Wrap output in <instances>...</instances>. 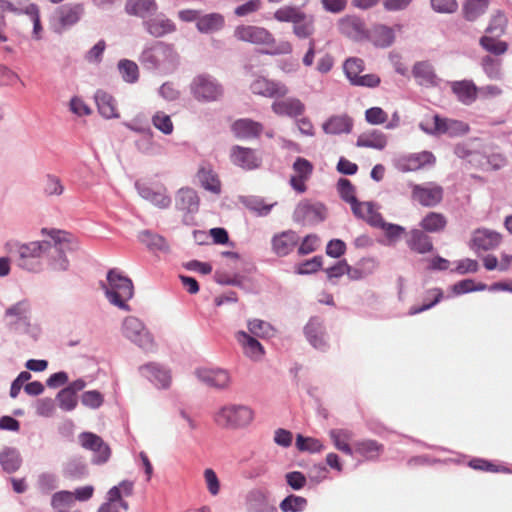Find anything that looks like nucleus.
Returning a JSON list of instances; mask_svg holds the SVG:
<instances>
[{"instance_id": "nucleus-9", "label": "nucleus", "mask_w": 512, "mask_h": 512, "mask_svg": "<svg viewBox=\"0 0 512 512\" xmlns=\"http://www.w3.org/2000/svg\"><path fill=\"white\" fill-rule=\"evenodd\" d=\"M344 73L354 86L374 88L380 84V77L376 74H362L365 70L364 61L357 57L346 59L343 64Z\"/></svg>"}, {"instance_id": "nucleus-64", "label": "nucleus", "mask_w": 512, "mask_h": 512, "mask_svg": "<svg viewBox=\"0 0 512 512\" xmlns=\"http://www.w3.org/2000/svg\"><path fill=\"white\" fill-rule=\"evenodd\" d=\"M507 26V18L501 12H497L493 17L486 29L488 33H496L497 36L502 35L505 32Z\"/></svg>"}, {"instance_id": "nucleus-34", "label": "nucleus", "mask_w": 512, "mask_h": 512, "mask_svg": "<svg viewBox=\"0 0 512 512\" xmlns=\"http://www.w3.org/2000/svg\"><path fill=\"white\" fill-rule=\"evenodd\" d=\"M95 101L98 111L103 117L107 119L119 117L116 101L110 94L99 90L95 94Z\"/></svg>"}, {"instance_id": "nucleus-62", "label": "nucleus", "mask_w": 512, "mask_h": 512, "mask_svg": "<svg viewBox=\"0 0 512 512\" xmlns=\"http://www.w3.org/2000/svg\"><path fill=\"white\" fill-rule=\"evenodd\" d=\"M248 330L252 335L262 338L269 336L273 331L269 323L260 319L250 320L248 322Z\"/></svg>"}, {"instance_id": "nucleus-18", "label": "nucleus", "mask_w": 512, "mask_h": 512, "mask_svg": "<svg viewBox=\"0 0 512 512\" xmlns=\"http://www.w3.org/2000/svg\"><path fill=\"white\" fill-rule=\"evenodd\" d=\"M436 162V158L432 152L422 151L404 156L398 161V168L402 172H413L432 166Z\"/></svg>"}, {"instance_id": "nucleus-13", "label": "nucleus", "mask_w": 512, "mask_h": 512, "mask_svg": "<svg viewBox=\"0 0 512 512\" xmlns=\"http://www.w3.org/2000/svg\"><path fill=\"white\" fill-rule=\"evenodd\" d=\"M79 440L81 445L94 453L93 462L103 464L108 461L111 456V449L103 439L91 432L80 434Z\"/></svg>"}, {"instance_id": "nucleus-26", "label": "nucleus", "mask_w": 512, "mask_h": 512, "mask_svg": "<svg viewBox=\"0 0 512 512\" xmlns=\"http://www.w3.org/2000/svg\"><path fill=\"white\" fill-rule=\"evenodd\" d=\"M236 340L242 347L243 353L250 359L257 361L264 355V348L260 342L250 334L239 331L236 333Z\"/></svg>"}, {"instance_id": "nucleus-11", "label": "nucleus", "mask_w": 512, "mask_h": 512, "mask_svg": "<svg viewBox=\"0 0 512 512\" xmlns=\"http://www.w3.org/2000/svg\"><path fill=\"white\" fill-rule=\"evenodd\" d=\"M293 217L296 222L301 224L319 223L326 217V208L321 203L303 200L295 208Z\"/></svg>"}, {"instance_id": "nucleus-28", "label": "nucleus", "mask_w": 512, "mask_h": 512, "mask_svg": "<svg viewBox=\"0 0 512 512\" xmlns=\"http://www.w3.org/2000/svg\"><path fill=\"white\" fill-rule=\"evenodd\" d=\"M305 335L307 340L314 348L322 351L327 348L324 327L319 319H310V321L305 326Z\"/></svg>"}, {"instance_id": "nucleus-32", "label": "nucleus", "mask_w": 512, "mask_h": 512, "mask_svg": "<svg viewBox=\"0 0 512 512\" xmlns=\"http://www.w3.org/2000/svg\"><path fill=\"white\" fill-rule=\"evenodd\" d=\"M451 90L456 95L457 99L465 105H470L477 98L478 89L470 80L452 82Z\"/></svg>"}, {"instance_id": "nucleus-41", "label": "nucleus", "mask_w": 512, "mask_h": 512, "mask_svg": "<svg viewBox=\"0 0 512 512\" xmlns=\"http://www.w3.org/2000/svg\"><path fill=\"white\" fill-rule=\"evenodd\" d=\"M139 194L142 198L161 209H165L171 204V198L166 194L165 189L156 191L150 187H141L139 188Z\"/></svg>"}, {"instance_id": "nucleus-14", "label": "nucleus", "mask_w": 512, "mask_h": 512, "mask_svg": "<svg viewBox=\"0 0 512 512\" xmlns=\"http://www.w3.org/2000/svg\"><path fill=\"white\" fill-rule=\"evenodd\" d=\"M52 237L55 239L54 250L58 255V259H54L51 263L52 268L57 271L67 270L69 261L64 255L65 250H73L77 247V241L66 232L58 231Z\"/></svg>"}, {"instance_id": "nucleus-44", "label": "nucleus", "mask_w": 512, "mask_h": 512, "mask_svg": "<svg viewBox=\"0 0 512 512\" xmlns=\"http://www.w3.org/2000/svg\"><path fill=\"white\" fill-rule=\"evenodd\" d=\"M197 177L202 184V186L213 193L218 194L221 190V184L214 173V171L210 167L202 166L197 173Z\"/></svg>"}, {"instance_id": "nucleus-25", "label": "nucleus", "mask_w": 512, "mask_h": 512, "mask_svg": "<svg viewBox=\"0 0 512 512\" xmlns=\"http://www.w3.org/2000/svg\"><path fill=\"white\" fill-rule=\"evenodd\" d=\"M272 111L278 116L297 117L303 114L304 104L297 98H285L276 100L271 105Z\"/></svg>"}, {"instance_id": "nucleus-2", "label": "nucleus", "mask_w": 512, "mask_h": 512, "mask_svg": "<svg viewBox=\"0 0 512 512\" xmlns=\"http://www.w3.org/2000/svg\"><path fill=\"white\" fill-rule=\"evenodd\" d=\"M179 61V55L173 44L156 41L146 47L140 56V62L148 69L165 72L173 70Z\"/></svg>"}, {"instance_id": "nucleus-51", "label": "nucleus", "mask_w": 512, "mask_h": 512, "mask_svg": "<svg viewBox=\"0 0 512 512\" xmlns=\"http://www.w3.org/2000/svg\"><path fill=\"white\" fill-rule=\"evenodd\" d=\"M443 298V291L439 288H433L429 289L426 292L425 300H427V303H424L422 306H413L409 310V315H416L418 313H421L423 311H426L430 308H432L434 305L439 303L441 299Z\"/></svg>"}, {"instance_id": "nucleus-36", "label": "nucleus", "mask_w": 512, "mask_h": 512, "mask_svg": "<svg viewBox=\"0 0 512 512\" xmlns=\"http://www.w3.org/2000/svg\"><path fill=\"white\" fill-rule=\"evenodd\" d=\"M225 19L219 13H210L200 16L196 23V27L201 33H213L224 27Z\"/></svg>"}, {"instance_id": "nucleus-30", "label": "nucleus", "mask_w": 512, "mask_h": 512, "mask_svg": "<svg viewBox=\"0 0 512 512\" xmlns=\"http://www.w3.org/2000/svg\"><path fill=\"white\" fill-rule=\"evenodd\" d=\"M447 224L448 219L443 213L430 211L423 216L419 227L426 233H441L446 229Z\"/></svg>"}, {"instance_id": "nucleus-39", "label": "nucleus", "mask_w": 512, "mask_h": 512, "mask_svg": "<svg viewBox=\"0 0 512 512\" xmlns=\"http://www.w3.org/2000/svg\"><path fill=\"white\" fill-rule=\"evenodd\" d=\"M83 12L81 5H63L57 10L58 21L62 27L76 24Z\"/></svg>"}, {"instance_id": "nucleus-53", "label": "nucleus", "mask_w": 512, "mask_h": 512, "mask_svg": "<svg viewBox=\"0 0 512 512\" xmlns=\"http://www.w3.org/2000/svg\"><path fill=\"white\" fill-rule=\"evenodd\" d=\"M315 31L314 21L303 12V19L293 24V33L300 39L310 38Z\"/></svg>"}, {"instance_id": "nucleus-37", "label": "nucleus", "mask_w": 512, "mask_h": 512, "mask_svg": "<svg viewBox=\"0 0 512 512\" xmlns=\"http://www.w3.org/2000/svg\"><path fill=\"white\" fill-rule=\"evenodd\" d=\"M412 73L421 85L434 86L437 84V76L433 66L427 61L416 63Z\"/></svg>"}, {"instance_id": "nucleus-42", "label": "nucleus", "mask_w": 512, "mask_h": 512, "mask_svg": "<svg viewBox=\"0 0 512 512\" xmlns=\"http://www.w3.org/2000/svg\"><path fill=\"white\" fill-rule=\"evenodd\" d=\"M387 144L386 136L379 131L361 134L356 142L358 147L382 150Z\"/></svg>"}, {"instance_id": "nucleus-63", "label": "nucleus", "mask_w": 512, "mask_h": 512, "mask_svg": "<svg viewBox=\"0 0 512 512\" xmlns=\"http://www.w3.org/2000/svg\"><path fill=\"white\" fill-rule=\"evenodd\" d=\"M59 406L65 411H71L77 406V397L72 391L66 388L62 389L58 395Z\"/></svg>"}, {"instance_id": "nucleus-20", "label": "nucleus", "mask_w": 512, "mask_h": 512, "mask_svg": "<svg viewBox=\"0 0 512 512\" xmlns=\"http://www.w3.org/2000/svg\"><path fill=\"white\" fill-rule=\"evenodd\" d=\"M351 210L355 217L364 220L369 225L373 227H384V220L373 202H361L357 200L351 205Z\"/></svg>"}, {"instance_id": "nucleus-27", "label": "nucleus", "mask_w": 512, "mask_h": 512, "mask_svg": "<svg viewBox=\"0 0 512 512\" xmlns=\"http://www.w3.org/2000/svg\"><path fill=\"white\" fill-rule=\"evenodd\" d=\"M198 378L207 385L215 388H225L230 382V376L223 369L202 368L197 370Z\"/></svg>"}, {"instance_id": "nucleus-56", "label": "nucleus", "mask_w": 512, "mask_h": 512, "mask_svg": "<svg viewBox=\"0 0 512 512\" xmlns=\"http://www.w3.org/2000/svg\"><path fill=\"white\" fill-rule=\"evenodd\" d=\"M307 506V499L301 496L289 495L284 498L279 507L283 512H301Z\"/></svg>"}, {"instance_id": "nucleus-38", "label": "nucleus", "mask_w": 512, "mask_h": 512, "mask_svg": "<svg viewBox=\"0 0 512 512\" xmlns=\"http://www.w3.org/2000/svg\"><path fill=\"white\" fill-rule=\"evenodd\" d=\"M30 314V303L28 300H21L10 306L5 311V317L10 324L27 322Z\"/></svg>"}, {"instance_id": "nucleus-1", "label": "nucleus", "mask_w": 512, "mask_h": 512, "mask_svg": "<svg viewBox=\"0 0 512 512\" xmlns=\"http://www.w3.org/2000/svg\"><path fill=\"white\" fill-rule=\"evenodd\" d=\"M234 37L239 41L266 46L268 49L265 52L271 55L292 52V45L289 42H282L276 46L274 36L264 27L239 25L234 30Z\"/></svg>"}, {"instance_id": "nucleus-60", "label": "nucleus", "mask_w": 512, "mask_h": 512, "mask_svg": "<svg viewBox=\"0 0 512 512\" xmlns=\"http://www.w3.org/2000/svg\"><path fill=\"white\" fill-rule=\"evenodd\" d=\"M337 189L342 200L349 203L350 206L357 201L355 187L350 180L346 178L339 179Z\"/></svg>"}, {"instance_id": "nucleus-15", "label": "nucleus", "mask_w": 512, "mask_h": 512, "mask_svg": "<svg viewBox=\"0 0 512 512\" xmlns=\"http://www.w3.org/2000/svg\"><path fill=\"white\" fill-rule=\"evenodd\" d=\"M338 29L341 34L355 41L368 38V30L365 22L358 16L347 15L338 21Z\"/></svg>"}, {"instance_id": "nucleus-47", "label": "nucleus", "mask_w": 512, "mask_h": 512, "mask_svg": "<svg viewBox=\"0 0 512 512\" xmlns=\"http://www.w3.org/2000/svg\"><path fill=\"white\" fill-rule=\"evenodd\" d=\"M138 239L141 243L145 244L150 249H157L161 251H168L169 245L164 237L154 234L149 230L139 232Z\"/></svg>"}, {"instance_id": "nucleus-43", "label": "nucleus", "mask_w": 512, "mask_h": 512, "mask_svg": "<svg viewBox=\"0 0 512 512\" xmlns=\"http://www.w3.org/2000/svg\"><path fill=\"white\" fill-rule=\"evenodd\" d=\"M249 512H277L265 493L261 491L252 492L249 496Z\"/></svg>"}, {"instance_id": "nucleus-6", "label": "nucleus", "mask_w": 512, "mask_h": 512, "mask_svg": "<svg viewBox=\"0 0 512 512\" xmlns=\"http://www.w3.org/2000/svg\"><path fill=\"white\" fill-rule=\"evenodd\" d=\"M252 419V410L243 405L224 406L214 415V421L218 426L231 429L247 426Z\"/></svg>"}, {"instance_id": "nucleus-29", "label": "nucleus", "mask_w": 512, "mask_h": 512, "mask_svg": "<svg viewBox=\"0 0 512 512\" xmlns=\"http://www.w3.org/2000/svg\"><path fill=\"white\" fill-rule=\"evenodd\" d=\"M141 375L155 385L166 388L169 386L171 376L169 372L155 363H149L139 368Z\"/></svg>"}, {"instance_id": "nucleus-17", "label": "nucleus", "mask_w": 512, "mask_h": 512, "mask_svg": "<svg viewBox=\"0 0 512 512\" xmlns=\"http://www.w3.org/2000/svg\"><path fill=\"white\" fill-rule=\"evenodd\" d=\"M293 175L290 178V185L299 193L307 190L306 182L313 173V164L305 158L298 157L293 163Z\"/></svg>"}, {"instance_id": "nucleus-48", "label": "nucleus", "mask_w": 512, "mask_h": 512, "mask_svg": "<svg viewBox=\"0 0 512 512\" xmlns=\"http://www.w3.org/2000/svg\"><path fill=\"white\" fill-rule=\"evenodd\" d=\"M489 0H467L463 6L464 17L468 21H474L484 14L488 8Z\"/></svg>"}, {"instance_id": "nucleus-19", "label": "nucleus", "mask_w": 512, "mask_h": 512, "mask_svg": "<svg viewBox=\"0 0 512 512\" xmlns=\"http://www.w3.org/2000/svg\"><path fill=\"white\" fill-rule=\"evenodd\" d=\"M231 161L233 164L245 169L253 170L261 165L262 159L254 149L242 146H234L231 149Z\"/></svg>"}, {"instance_id": "nucleus-12", "label": "nucleus", "mask_w": 512, "mask_h": 512, "mask_svg": "<svg viewBox=\"0 0 512 512\" xmlns=\"http://www.w3.org/2000/svg\"><path fill=\"white\" fill-rule=\"evenodd\" d=\"M122 332L125 337L141 347H148L153 344L151 334L147 331L144 324L136 317L128 316L124 319Z\"/></svg>"}, {"instance_id": "nucleus-45", "label": "nucleus", "mask_w": 512, "mask_h": 512, "mask_svg": "<svg viewBox=\"0 0 512 512\" xmlns=\"http://www.w3.org/2000/svg\"><path fill=\"white\" fill-rule=\"evenodd\" d=\"M395 40L394 30L386 25H377L372 31L373 43L382 48L389 47Z\"/></svg>"}, {"instance_id": "nucleus-21", "label": "nucleus", "mask_w": 512, "mask_h": 512, "mask_svg": "<svg viewBox=\"0 0 512 512\" xmlns=\"http://www.w3.org/2000/svg\"><path fill=\"white\" fill-rule=\"evenodd\" d=\"M409 249L418 254H426L433 250L431 237L422 229L414 228L406 234Z\"/></svg>"}, {"instance_id": "nucleus-59", "label": "nucleus", "mask_w": 512, "mask_h": 512, "mask_svg": "<svg viewBox=\"0 0 512 512\" xmlns=\"http://www.w3.org/2000/svg\"><path fill=\"white\" fill-rule=\"evenodd\" d=\"M153 126L165 135H170L174 130L171 117L163 111H157L152 117Z\"/></svg>"}, {"instance_id": "nucleus-7", "label": "nucleus", "mask_w": 512, "mask_h": 512, "mask_svg": "<svg viewBox=\"0 0 512 512\" xmlns=\"http://www.w3.org/2000/svg\"><path fill=\"white\" fill-rule=\"evenodd\" d=\"M413 202L426 208H434L440 205L444 198V189L436 182L421 184L410 182L409 184Z\"/></svg>"}, {"instance_id": "nucleus-3", "label": "nucleus", "mask_w": 512, "mask_h": 512, "mask_svg": "<svg viewBox=\"0 0 512 512\" xmlns=\"http://www.w3.org/2000/svg\"><path fill=\"white\" fill-rule=\"evenodd\" d=\"M108 285L105 288V295L109 302L118 308L130 311L131 308L127 302L134 295V287L131 279L124 276L117 269H110L107 273Z\"/></svg>"}, {"instance_id": "nucleus-46", "label": "nucleus", "mask_w": 512, "mask_h": 512, "mask_svg": "<svg viewBox=\"0 0 512 512\" xmlns=\"http://www.w3.org/2000/svg\"><path fill=\"white\" fill-rule=\"evenodd\" d=\"M74 494L69 491H60L52 496L51 505L58 512H80L79 510H71L74 506Z\"/></svg>"}, {"instance_id": "nucleus-16", "label": "nucleus", "mask_w": 512, "mask_h": 512, "mask_svg": "<svg viewBox=\"0 0 512 512\" xmlns=\"http://www.w3.org/2000/svg\"><path fill=\"white\" fill-rule=\"evenodd\" d=\"M502 236L496 231L487 228H478L472 233L470 247L475 251L493 250L499 246Z\"/></svg>"}, {"instance_id": "nucleus-35", "label": "nucleus", "mask_w": 512, "mask_h": 512, "mask_svg": "<svg viewBox=\"0 0 512 512\" xmlns=\"http://www.w3.org/2000/svg\"><path fill=\"white\" fill-rule=\"evenodd\" d=\"M329 436L336 449L343 452L346 455L352 456L354 451L350 446L354 433L349 429H332L329 432Z\"/></svg>"}, {"instance_id": "nucleus-50", "label": "nucleus", "mask_w": 512, "mask_h": 512, "mask_svg": "<svg viewBox=\"0 0 512 512\" xmlns=\"http://www.w3.org/2000/svg\"><path fill=\"white\" fill-rule=\"evenodd\" d=\"M118 70L122 79L127 83H135L139 79L138 65L128 59H122L118 62Z\"/></svg>"}, {"instance_id": "nucleus-31", "label": "nucleus", "mask_w": 512, "mask_h": 512, "mask_svg": "<svg viewBox=\"0 0 512 512\" xmlns=\"http://www.w3.org/2000/svg\"><path fill=\"white\" fill-rule=\"evenodd\" d=\"M353 127L352 119L346 115H333L328 118L322 125V129L326 134H342L350 133Z\"/></svg>"}, {"instance_id": "nucleus-33", "label": "nucleus", "mask_w": 512, "mask_h": 512, "mask_svg": "<svg viewBox=\"0 0 512 512\" xmlns=\"http://www.w3.org/2000/svg\"><path fill=\"white\" fill-rule=\"evenodd\" d=\"M158 5L155 0H127L125 12L128 15L145 18L156 13Z\"/></svg>"}, {"instance_id": "nucleus-49", "label": "nucleus", "mask_w": 512, "mask_h": 512, "mask_svg": "<svg viewBox=\"0 0 512 512\" xmlns=\"http://www.w3.org/2000/svg\"><path fill=\"white\" fill-rule=\"evenodd\" d=\"M177 203L183 210L194 211L198 207L199 199L193 189L182 188L178 191Z\"/></svg>"}, {"instance_id": "nucleus-61", "label": "nucleus", "mask_w": 512, "mask_h": 512, "mask_svg": "<svg viewBox=\"0 0 512 512\" xmlns=\"http://www.w3.org/2000/svg\"><path fill=\"white\" fill-rule=\"evenodd\" d=\"M121 508L120 496L116 488H111L107 492V499L100 505L97 512H119Z\"/></svg>"}, {"instance_id": "nucleus-22", "label": "nucleus", "mask_w": 512, "mask_h": 512, "mask_svg": "<svg viewBox=\"0 0 512 512\" xmlns=\"http://www.w3.org/2000/svg\"><path fill=\"white\" fill-rule=\"evenodd\" d=\"M231 130L236 138H258L263 132V125L250 118H242L233 122Z\"/></svg>"}, {"instance_id": "nucleus-24", "label": "nucleus", "mask_w": 512, "mask_h": 512, "mask_svg": "<svg viewBox=\"0 0 512 512\" xmlns=\"http://www.w3.org/2000/svg\"><path fill=\"white\" fill-rule=\"evenodd\" d=\"M299 242V237L292 230L283 231L272 238V250L278 256L288 255Z\"/></svg>"}, {"instance_id": "nucleus-58", "label": "nucleus", "mask_w": 512, "mask_h": 512, "mask_svg": "<svg viewBox=\"0 0 512 512\" xmlns=\"http://www.w3.org/2000/svg\"><path fill=\"white\" fill-rule=\"evenodd\" d=\"M489 286L482 282H475L473 279H464L453 285L456 294H465L474 291L488 290Z\"/></svg>"}, {"instance_id": "nucleus-10", "label": "nucleus", "mask_w": 512, "mask_h": 512, "mask_svg": "<svg viewBox=\"0 0 512 512\" xmlns=\"http://www.w3.org/2000/svg\"><path fill=\"white\" fill-rule=\"evenodd\" d=\"M250 90L253 94L266 98H283L289 92L288 87L284 83L263 76H257L251 82Z\"/></svg>"}, {"instance_id": "nucleus-8", "label": "nucleus", "mask_w": 512, "mask_h": 512, "mask_svg": "<svg viewBox=\"0 0 512 512\" xmlns=\"http://www.w3.org/2000/svg\"><path fill=\"white\" fill-rule=\"evenodd\" d=\"M193 97L199 102H214L222 98L223 86L212 76L200 74L190 84Z\"/></svg>"}, {"instance_id": "nucleus-52", "label": "nucleus", "mask_w": 512, "mask_h": 512, "mask_svg": "<svg viewBox=\"0 0 512 512\" xmlns=\"http://www.w3.org/2000/svg\"><path fill=\"white\" fill-rule=\"evenodd\" d=\"M481 47L496 56L503 55L508 50V44L491 36H482L479 41Z\"/></svg>"}, {"instance_id": "nucleus-40", "label": "nucleus", "mask_w": 512, "mask_h": 512, "mask_svg": "<svg viewBox=\"0 0 512 512\" xmlns=\"http://www.w3.org/2000/svg\"><path fill=\"white\" fill-rule=\"evenodd\" d=\"M353 451L367 460H373L383 452V445L375 440H362L354 444Z\"/></svg>"}, {"instance_id": "nucleus-57", "label": "nucleus", "mask_w": 512, "mask_h": 512, "mask_svg": "<svg viewBox=\"0 0 512 512\" xmlns=\"http://www.w3.org/2000/svg\"><path fill=\"white\" fill-rule=\"evenodd\" d=\"M295 445L299 451H306L310 453L320 452L324 447L319 439L313 437H304L301 434L297 435Z\"/></svg>"}, {"instance_id": "nucleus-54", "label": "nucleus", "mask_w": 512, "mask_h": 512, "mask_svg": "<svg viewBox=\"0 0 512 512\" xmlns=\"http://www.w3.org/2000/svg\"><path fill=\"white\" fill-rule=\"evenodd\" d=\"M0 463L6 472L16 471L21 464L19 453L13 449H7L0 453Z\"/></svg>"}, {"instance_id": "nucleus-55", "label": "nucleus", "mask_w": 512, "mask_h": 512, "mask_svg": "<svg viewBox=\"0 0 512 512\" xmlns=\"http://www.w3.org/2000/svg\"><path fill=\"white\" fill-rule=\"evenodd\" d=\"M274 18L279 22L295 23L303 19V12L292 6H283L274 12Z\"/></svg>"}, {"instance_id": "nucleus-5", "label": "nucleus", "mask_w": 512, "mask_h": 512, "mask_svg": "<svg viewBox=\"0 0 512 512\" xmlns=\"http://www.w3.org/2000/svg\"><path fill=\"white\" fill-rule=\"evenodd\" d=\"M421 130L430 135H448L457 137L465 135L469 131V125L463 121L442 118L435 114L431 119H425L419 124Z\"/></svg>"}, {"instance_id": "nucleus-23", "label": "nucleus", "mask_w": 512, "mask_h": 512, "mask_svg": "<svg viewBox=\"0 0 512 512\" xmlns=\"http://www.w3.org/2000/svg\"><path fill=\"white\" fill-rule=\"evenodd\" d=\"M143 26L155 38H160L176 31L175 23L164 14H159L144 21Z\"/></svg>"}, {"instance_id": "nucleus-4", "label": "nucleus", "mask_w": 512, "mask_h": 512, "mask_svg": "<svg viewBox=\"0 0 512 512\" xmlns=\"http://www.w3.org/2000/svg\"><path fill=\"white\" fill-rule=\"evenodd\" d=\"M9 252L17 257L18 265L29 271H37L40 268L39 258L44 252L51 249L49 242H30L27 244H9Z\"/></svg>"}]
</instances>
